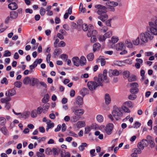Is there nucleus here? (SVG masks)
<instances>
[{
	"instance_id": "63",
	"label": "nucleus",
	"mask_w": 157,
	"mask_h": 157,
	"mask_svg": "<svg viewBox=\"0 0 157 157\" xmlns=\"http://www.w3.org/2000/svg\"><path fill=\"white\" fill-rule=\"evenodd\" d=\"M71 118L72 121L74 122H76L78 120L77 116L76 115L72 117Z\"/></svg>"
},
{
	"instance_id": "44",
	"label": "nucleus",
	"mask_w": 157,
	"mask_h": 157,
	"mask_svg": "<svg viewBox=\"0 0 157 157\" xmlns=\"http://www.w3.org/2000/svg\"><path fill=\"white\" fill-rule=\"evenodd\" d=\"M107 39L105 36L104 34L103 35H99L98 36V39L99 41L104 42Z\"/></svg>"
},
{
	"instance_id": "43",
	"label": "nucleus",
	"mask_w": 157,
	"mask_h": 157,
	"mask_svg": "<svg viewBox=\"0 0 157 157\" xmlns=\"http://www.w3.org/2000/svg\"><path fill=\"white\" fill-rule=\"evenodd\" d=\"M49 95L48 94H46L42 99V101L44 103H47L49 100Z\"/></svg>"
},
{
	"instance_id": "2",
	"label": "nucleus",
	"mask_w": 157,
	"mask_h": 157,
	"mask_svg": "<svg viewBox=\"0 0 157 157\" xmlns=\"http://www.w3.org/2000/svg\"><path fill=\"white\" fill-rule=\"evenodd\" d=\"M94 7L97 10V13L99 15L98 18L102 22L105 21L108 19V16L106 13L103 10H106L107 7L100 4L96 5Z\"/></svg>"
},
{
	"instance_id": "15",
	"label": "nucleus",
	"mask_w": 157,
	"mask_h": 157,
	"mask_svg": "<svg viewBox=\"0 0 157 157\" xmlns=\"http://www.w3.org/2000/svg\"><path fill=\"white\" fill-rule=\"evenodd\" d=\"M124 48H125L124 44L121 42L117 44L115 46L116 49L117 51H122Z\"/></svg>"
},
{
	"instance_id": "39",
	"label": "nucleus",
	"mask_w": 157,
	"mask_h": 157,
	"mask_svg": "<svg viewBox=\"0 0 157 157\" xmlns=\"http://www.w3.org/2000/svg\"><path fill=\"white\" fill-rule=\"evenodd\" d=\"M50 105L48 103H44L43 105V109L44 110V113H45V112L47 111V110L49 107Z\"/></svg>"
},
{
	"instance_id": "61",
	"label": "nucleus",
	"mask_w": 157,
	"mask_h": 157,
	"mask_svg": "<svg viewBox=\"0 0 157 157\" xmlns=\"http://www.w3.org/2000/svg\"><path fill=\"white\" fill-rule=\"evenodd\" d=\"M11 55L10 52L8 50L6 51L5 52V53L3 54L4 57H7L10 56Z\"/></svg>"
},
{
	"instance_id": "49",
	"label": "nucleus",
	"mask_w": 157,
	"mask_h": 157,
	"mask_svg": "<svg viewBox=\"0 0 157 157\" xmlns=\"http://www.w3.org/2000/svg\"><path fill=\"white\" fill-rule=\"evenodd\" d=\"M38 114L36 110L34 109L32 111L31 113V116L33 118L36 117L37 116Z\"/></svg>"
},
{
	"instance_id": "17",
	"label": "nucleus",
	"mask_w": 157,
	"mask_h": 157,
	"mask_svg": "<svg viewBox=\"0 0 157 157\" xmlns=\"http://www.w3.org/2000/svg\"><path fill=\"white\" fill-rule=\"evenodd\" d=\"M109 76L111 77L113 75L118 76L119 75V72L117 70H110L109 71Z\"/></svg>"
},
{
	"instance_id": "53",
	"label": "nucleus",
	"mask_w": 157,
	"mask_h": 157,
	"mask_svg": "<svg viewBox=\"0 0 157 157\" xmlns=\"http://www.w3.org/2000/svg\"><path fill=\"white\" fill-rule=\"evenodd\" d=\"M14 86L17 88H20L22 85V83L20 82L16 81L14 83Z\"/></svg>"
},
{
	"instance_id": "16",
	"label": "nucleus",
	"mask_w": 157,
	"mask_h": 157,
	"mask_svg": "<svg viewBox=\"0 0 157 157\" xmlns=\"http://www.w3.org/2000/svg\"><path fill=\"white\" fill-rule=\"evenodd\" d=\"M39 82V80L36 78H32L30 79V84L32 86H34L37 85Z\"/></svg>"
},
{
	"instance_id": "31",
	"label": "nucleus",
	"mask_w": 157,
	"mask_h": 157,
	"mask_svg": "<svg viewBox=\"0 0 157 157\" xmlns=\"http://www.w3.org/2000/svg\"><path fill=\"white\" fill-rule=\"evenodd\" d=\"M5 98H3L1 99V101L2 103H6L9 102L8 101L11 100V98L9 96H6Z\"/></svg>"
},
{
	"instance_id": "10",
	"label": "nucleus",
	"mask_w": 157,
	"mask_h": 157,
	"mask_svg": "<svg viewBox=\"0 0 157 157\" xmlns=\"http://www.w3.org/2000/svg\"><path fill=\"white\" fill-rule=\"evenodd\" d=\"M113 128V124L109 123L104 127V130L106 133L108 135L111 134Z\"/></svg>"
},
{
	"instance_id": "50",
	"label": "nucleus",
	"mask_w": 157,
	"mask_h": 157,
	"mask_svg": "<svg viewBox=\"0 0 157 157\" xmlns=\"http://www.w3.org/2000/svg\"><path fill=\"white\" fill-rule=\"evenodd\" d=\"M106 38L110 37L112 35V31H109L104 34Z\"/></svg>"
},
{
	"instance_id": "13",
	"label": "nucleus",
	"mask_w": 157,
	"mask_h": 157,
	"mask_svg": "<svg viewBox=\"0 0 157 157\" xmlns=\"http://www.w3.org/2000/svg\"><path fill=\"white\" fill-rule=\"evenodd\" d=\"M16 91L15 89H12L6 92L5 95L6 96H13L16 94Z\"/></svg>"
},
{
	"instance_id": "46",
	"label": "nucleus",
	"mask_w": 157,
	"mask_h": 157,
	"mask_svg": "<svg viewBox=\"0 0 157 157\" xmlns=\"http://www.w3.org/2000/svg\"><path fill=\"white\" fill-rule=\"evenodd\" d=\"M62 53V50L60 48L56 49L54 52V55L58 56Z\"/></svg>"
},
{
	"instance_id": "21",
	"label": "nucleus",
	"mask_w": 157,
	"mask_h": 157,
	"mask_svg": "<svg viewBox=\"0 0 157 157\" xmlns=\"http://www.w3.org/2000/svg\"><path fill=\"white\" fill-rule=\"evenodd\" d=\"M72 61L74 65L78 67L79 65L80 60L78 57H75L72 58Z\"/></svg>"
},
{
	"instance_id": "34",
	"label": "nucleus",
	"mask_w": 157,
	"mask_h": 157,
	"mask_svg": "<svg viewBox=\"0 0 157 157\" xmlns=\"http://www.w3.org/2000/svg\"><path fill=\"white\" fill-rule=\"evenodd\" d=\"M31 78L29 77H25L23 80V83L25 85H28L30 83Z\"/></svg>"
},
{
	"instance_id": "9",
	"label": "nucleus",
	"mask_w": 157,
	"mask_h": 157,
	"mask_svg": "<svg viewBox=\"0 0 157 157\" xmlns=\"http://www.w3.org/2000/svg\"><path fill=\"white\" fill-rule=\"evenodd\" d=\"M148 145V141L145 139L142 140L140 142L138 143L137 144V147L139 149L143 150L144 147H146Z\"/></svg>"
},
{
	"instance_id": "40",
	"label": "nucleus",
	"mask_w": 157,
	"mask_h": 157,
	"mask_svg": "<svg viewBox=\"0 0 157 157\" xmlns=\"http://www.w3.org/2000/svg\"><path fill=\"white\" fill-rule=\"evenodd\" d=\"M42 61L43 60L41 59H36V60L34 61L33 64L36 67L37 65V64H40Z\"/></svg>"
},
{
	"instance_id": "62",
	"label": "nucleus",
	"mask_w": 157,
	"mask_h": 157,
	"mask_svg": "<svg viewBox=\"0 0 157 157\" xmlns=\"http://www.w3.org/2000/svg\"><path fill=\"white\" fill-rule=\"evenodd\" d=\"M124 63V64L125 63L128 64H131L132 63V61L130 59H128L125 60L123 62Z\"/></svg>"
},
{
	"instance_id": "56",
	"label": "nucleus",
	"mask_w": 157,
	"mask_h": 157,
	"mask_svg": "<svg viewBox=\"0 0 157 157\" xmlns=\"http://www.w3.org/2000/svg\"><path fill=\"white\" fill-rule=\"evenodd\" d=\"M123 75L124 78H128L130 75V72L128 71H125L123 73Z\"/></svg>"
},
{
	"instance_id": "23",
	"label": "nucleus",
	"mask_w": 157,
	"mask_h": 157,
	"mask_svg": "<svg viewBox=\"0 0 157 157\" xmlns=\"http://www.w3.org/2000/svg\"><path fill=\"white\" fill-rule=\"evenodd\" d=\"M19 113V115H20V117L24 118H28L30 114V113L29 111H25L22 113Z\"/></svg>"
},
{
	"instance_id": "35",
	"label": "nucleus",
	"mask_w": 157,
	"mask_h": 157,
	"mask_svg": "<svg viewBox=\"0 0 157 157\" xmlns=\"http://www.w3.org/2000/svg\"><path fill=\"white\" fill-rule=\"evenodd\" d=\"M140 37L139 36L136 39L132 40L133 44L135 45H138L140 43Z\"/></svg>"
},
{
	"instance_id": "24",
	"label": "nucleus",
	"mask_w": 157,
	"mask_h": 157,
	"mask_svg": "<svg viewBox=\"0 0 157 157\" xmlns=\"http://www.w3.org/2000/svg\"><path fill=\"white\" fill-rule=\"evenodd\" d=\"M18 13L15 11H12L10 12V17L11 19H16L18 17Z\"/></svg>"
},
{
	"instance_id": "11",
	"label": "nucleus",
	"mask_w": 157,
	"mask_h": 157,
	"mask_svg": "<svg viewBox=\"0 0 157 157\" xmlns=\"http://www.w3.org/2000/svg\"><path fill=\"white\" fill-rule=\"evenodd\" d=\"M18 0H17V2L14 1L10 3L8 5V8L11 10H15L18 8Z\"/></svg>"
},
{
	"instance_id": "22",
	"label": "nucleus",
	"mask_w": 157,
	"mask_h": 157,
	"mask_svg": "<svg viewBox=\"0 0 157 157\" xmlns=\"http://www.w3.org/2000/svg\"><path fill=\"white\" fill-rule=\"evenodd\" d=\"M96 62L97 63H100L101 65L103 66L105 65L106 61L104 59L100 56L97 59Z\"/></svg>"
},
{
	"instance_id": "38",
	"label": "nucleus",
	"mask_w": 157,
	"mask_h": 157,
	"mask_svg": "<svg viewBox=\"0 0 157 157\" xmlns=\"http://www.w3.org/2000/svg\"><path fill=\"white\" fill-rule=\"evenodd\" d=\"M1 130L2 132L5 135L8 136L9 135L8 132L6 127H3L1 128Z\"/></svg>"
},
{
	"instance_id": "51",
	"label": "nucleus",
	"mask_w": 157,
	"mask_h": 157,
	"mask_svg": "<svg viewBox=\"0 0 157 157\" xmlns=\"http://www.w3.org/2000/svg\"><path fill=\"white\" fill-rule=\"evenodd\" d=\"M60 57L65 61H66L68 58V56L65 54H63L60 55Z\"/></svg>"
},
{
	"instance_id": "60",
	"label": "nucleus",
	"mask_w": 157,
	"mask_h": 157,
	"mask_svg": "<svg viewBox=\"0 0 157 157\" xmlns=\"http://www.w3.org/2000/svg\"><path fill=\"white\" fill-rule=\"evenodd\" d=\"M66 45V44L63 41H61L59 44H58V47H62L65 46Z\"/></svg>"
},
{
	"instance_id": "52",
	"label": "nucleus",
	"mask_w": 157,
	"mask_h": 157,
	"mask_svg": "<svg viewBox=\"0 0 157 157\" xmlns=\"http://www.w3.org/2000/svg\"><path fill=\"white\" fill-rule=\"evenodd\" d=\"M6 122V119L3 117H0V124L4 125Z\"/></svg>"
},
{
	"instance_id": "5",
	"label": "nucleus",
	"mask_w": 157,
	"mask_h": 157,
	"mask_svg": "<svg viewBox=\"0 0 157 157\" xmlns=\"http://www.w3.org/2000/svg\"><path fill=\"white\" fill-rule=\"evenodd\" d=\"M71 110L75 115L78 117L82 116L84 113V110L83 109L78 108L76 106L72 107L71 108Z\"/></svg>"
},
{
	"instance_id": "42",
	"label": "nucleus",
	"mask_w": 157,
	"mask_h": 157,
	"mask_svg": "<svg viewBox=\"0 0 157 157\" xmlns=\"http://www.w3.org/2000/svg\"><path fill=\"white\" fill-rule=\"evenodd\" d=\"M87 59L89 61H92L94 58V54L92 53L89 54L87 56Z\"/></svg>"
},
{
	"instance_id": "54",
	"label": "nucleus",
	"mask_w": 157,
	"mask_h": 157,
	"mask_svg": "<svg viewBox=\"0 0 157 157\" xmlns=\"http://www.w3.org/2000/svg\"><path fill=\"white\" fill-rule=\"evenodd\" d=\"M46 13L45 10L44 8L41 7L40 11V13L41 16H43Z\"/></svg>"
},
{
	"instance_id": "47",
	"label": "nucleus",
	"mask_w": 157,
	"mask_h": 157,
	"mask_svg": "<svg viewBox=\"0 0 157 157\" xmlns=\"http://www.w3.org/2000/svg\"><path fill=\"white\" fill-rule=\"evenodd\" d=\"M114 64L118 66H122L124 65V63L123 62L117 61L114 62Z\"/></svg>"
},
{
	"instance_id": "4",
	"label": "nucleus",
	"mask_w": 157,
	"mask_h": 157,
	"mask_svg": "<svg viewBox=\"0 0 157 157\" xmlns=\"http://www.w3.org/2000/svg\"><path fill=\"white\" fill-rule=\"evenodd\" d=\"M112 114L113 116L117 120L121 119L123 116V113L120 108H116L113 111Z\"/></svg>"
},
{
	"instance_id": "6",
	"label": "nucleus",
	"mask_w": 157,
	"mask_h": 157,
	"mask_svg": "<svg viewBox=\"0 0 157 157\" xmlns=\"http://www.w3.org/2000/svg\"><path fill=\"white\" fill-rule=\"evenodd\" d=\"M89 31L87 33V36L88 37H90L92 36H96L97 34V32L95 30H93V26L90 24L89 25Z\"/></svg>"
},
{
	"instance_id": "27",
	"label": "nucleus",
	"mask_w": 157,
	"mask_h": 157,
	"mask_svg": "<svg viewBox=\"0 0 157 157\" xmlns=\"http://www.w3.org/2000/svg\"><path fill=\"white\" fill-rule=\"evenodd\" d=\"M88 146L87 144L86 143H83L78 147V148L80 151H83L85 149V148L87 147Z\"/></svg>"
},
{
	"instance_id": "25",
	"label": "nucleus",
	"mask_w": 157,
	"mask_h": 157,
	"mask_svg": "<svg viewBox=\"0 0 157 157\" xmlns=\"http://www.w3.org/2000/svg\"><path fill=\"white\" fill-rule=\"evenodd\" d=\"M79 60L81 66H83L86 64V58L84 56H81Z\"/></svg>"
},
{
	"instance_id": "45",
	"label": "nucleus",
	"mask_w": 157,
	"mask_h": 157,
	"mask_svg": "<svg viewBox=\"0 0 157 157\" xmlns=\"http://www.w3.org/2000/svg\"><path fill=\"white\" fill-rule=\"evenodd\" d=\"M45 152L47 155H51L52 153V149L51 148L48 147L45 149Z\"/></svg>"
},
{
	"instance_id": "12",
	"label": "nucleus",
	"mask_w": 157,
	"mask_h": 157,
	"mask_svg": "<svg viewBox=\"0 0 157 157\" xmlns=\"http://www.w3.org/2000/svg\"><path fill=\"white\" fill-rule=\"evenodd\" d=\"M97 125L96 124H94L90 126L86 127L85 128V133L88 134L92 129H94L95 130H96L97 128Z\"/></svg>"
},
{
	"instance_id": "3",
	"label": "nucleus",
	"mask_w": 157,
	"mask_h": 157,
	"mask_svg": "<svg viewBox=\"0 0 157 157\" xmlns=\"http://www.w3.org/2000/svg\"><path fill=\"white\" fill-rule=\"evenodd\" d=\"M107 70L105 69L103 71V74H100L98 77H94V82L96 83L98 86H103V83L104 80H106L107 79Z\"/></svg>"
},
{
	"instance_id": "32",
	"label": "nucleus",
	"mask_w": 157,
	"mask_h": 157,
	"mask_svg": "<svg viewBox=\"0 0 157 157\" xmlns=\"http://www.w3.org/2000/svg\"><path fill=\"white\" fill-rule=\"evenodd\" d=\"M105 4H108L113 7H116L118 5V3L117 2L114 1H109L106 2Z\"/></svg>"
},
{
	"instance_id": "29",
	"label": "nucleus",
	"mask_w": 157,
	"mask_h": 157,
	"mask_svg": "<svg viewBox=\"0 0 157 157\" xmlns=\"http://www.w3.org/2000/svg\"><path fill=\"white\" fill-rule=\"evenodd\" d=\"M76 103L79 105H82L83 103V98L81 96H78L77 98Z\"/></svg>"
},
{
	"instance_id": "59",
	"label": "nucleus",
	"mask_w": 157,
	"mask_h": 157,
	"mask_svg": "<svg viewBox=\"0 0 157 157\" xmlns=\"http://www.w3.org/2000/svg\"><path fill=\"white\" fill-rule=\"evenodd\" d=\"M141 124L140 122L136 121L134 124V128H138L141 126Z\"/></svg>"
},
{
	"instance_id": "36",
	"label": "nucleus",
	"mask_w": 157,
	"mask_h": 157,
	"mask_svg": "<svg viewBox=\"0 0 157 157\" xmlns=\"http://www.w3.org/2000/svg\"><path fill=\"white\" fill-rule=\"evenodd\" d=\"M96 119L97 121L99 123H101L103 122L104 118L103 116L100 114L96 116Z\"/></svg>"
},
{
	"instance_id": "7",
	"label": "nucleus",
	"mask_w": 157,
	"mask_h": 157,
	"mask_svg": "<svg viewBox=\"0 0 157 157\" xmlns=\"http://www.w3.org/2000/svg\"><path fill=\"white\" fill-rule=\"evenodd\" d=\"M130 86L132 87L130 90V92L132 94L137 93L139 91V87L138 83L136 82H133L130 84Z\"/></svg>"
},
{
	"instance_id": "1",
	"label": "nucleus",
	"mask_w": 157,
	"mask_h": 157,
	"mask_svg": "<svg viewBox=\"0 0 157 157\" xmlns=\"http://www.w3.org/2000/svg\"><path fill=\"white\" fill-rule=\"evenodd\" d=\"M153 35H157V27L152 21H149L146 27V31L141 33L139 35L141 44L147 43L149 40L154 38Z\"/></svg>"
},
{
	"instance_id": "14",
	"label": "nucleus",
	"mask_w": 157,
	"mask_h": 157,
	"mask_svg": "<svg viewBox=\"0 0 157 157\" xmlns=\"http://www.w3.org/2000/svg\"><path fill=\"white\" fill-rule=\"evenodd\" d=\"M140 149L138 148H135L132 150L133 153H132L131 156L133 157H137L138 154H140L141 152Z\"/></svg>"
},
{
	"instance_id": "20",
	"label": "nucleus",
	"mask_w": 157,
	"mask_h": 157,
	"mask_svg": "<svg viewBox=\"0 0 157 157\" xmlns=\"http://www.w3.org/2000/svg\"><path fill=\"white\" fill-rule=\"evenodd\" d=\"M124 43L126 46L128 48H132L133 45L131 40L129 39H126L124 41Z\"/></svg>"
},
{
	"instance_id": "55",
	"label": "nucleus",
	"mask_w": 157,
	"mask_h": 157,
	"mask_svg": "<svg viewBox=\"0 0 157 157\" xmlns=\"http://www.w3.org/2000/svg\"><path fill=\"white\" fill-rule=\"evenodd\" d=\"M89 25L88 26L87 24H83L82 26L83 30L84 31H89Z\"/></svg>"
},
{
	"instance_id": "19",
	"label": "nucleus",
	"mask_w": 157,
	"mask_h": 157,
	"mask_svg": "<svg viewBox=\"0 0 157 157\" xmlns=\"http://www.w3.org/2000/svg\"><path fill=\"white\" fill-rule=\"evenodd\" d=\"M85 125V122L84 121H79L76 123V124L77 128H78L84 127Z\"/></svg>"
},
{
	"instance_id": "18",
	"label": "nucleus",
	"mask_w": 157,
	"mask_h": 157,
	"mask_svg": "<svg viewBox=\"0 0 157 157\" xmlns=\"http://www.w3.org/2000/svg\"><path fill=\"white\" fill-rule=\"evenodd\" d=\"M93 51L95 52L99 51L101 48V45L98 43H96L93 45Z\"/></svg>"
},
{
	"instance_id": "48",
	"label": "nucleus",
	"mask_w": 157,
	"mask_h": 157,
	"mask_svg": "<svg viewBox=\"0 0 157 157\" xmlns=\"http://www.w3.org/2000/svg\"><path fill=\"white\" fill-rule=\"evenodd\" d=\"M137 97L136 95L134 94H130L128 96V98L131 100H135Z\"/></svg>"
},
{
	"instance_id": "30",
	"label": "nucleus",
	"mask_w": 157,
	"mask_h": 157,
	"mask_svg": "<svg viewBox=\"0 0 157 157\" xmlns=\"http://www.w3.org/2000/svg\"><path fill=\"white\" fill-rule=\"evenodd\" d=\"M124 105L129 108H132L133 106V104L132 102L131 101H127L124 103L123 104Z\"/></svg>"
},
{
	"instance_id": "57",
	"label": "nucleus",
	"mask_w": 157,
	"mask_h": 157,
	"mask_svg": "<svg viewBox=\"0 0 157 157\" xmlns=\"http://www.w3.org/2000/svg\"><path fill=\"white\" fill-rule=\"evenodd\" d=\"M68 135L75 137H77L78 136L77 134H75L74 132L72 131H70L69 132Z\"/></svg>"
},
{
	"instance_id": "8",
	"label": "nucleus",
	"mask_w": 157,
	"mask_h": 157,
	"mask_svg": "<svg viewBox=\"0 0 157 157\" xmlns=\"http://www.w3.org/2000/svg\"><path fill=\"white\" fill-rule=\"evenodd\" d=\"M87 86L89 90L93 91L98 87L96 83L93 81H89L87 83Z\"/></svg>"
},
{
	"instance_id": "58",
	"label": "nucleus",
	"mask_w": 157,
	"mask_h": 157,
	"mask_svg": "<svg viewBox=\"0 0 157 157\" xmlns=\"http://www.w3.org/2000/svg\"><path fill=\"white\" fill-rule=\"evenodd\" d=\"M105 5L107 6L108 8L109 9L110 11L112 12H114L115 11V9L114 7L108 4H105Z\"/></svg>"
},
{
	"instance_id": "64",
	"label": "nucleus",
	"mask_w": 157,
	"mask_h": 157,
	"mask_svg": "<svg viewBox=\"0 0 157 157\" xmlns=\"http://www.w3.org/2000/svg\"><path fill=\"white\" fill-rule=\"evenodd\" d=\"M43 110V108L41 107L40 106L37 108V109L36 110L38 114H40L42 112V110Z\"/></svg>"
},
{
	"instance_id": "41",
	"label": "nucleus",
	"mask_w": 157,
	"mask_h": 157,
	"mask_svg": "<svg viewBox=\"0 0 157 157\" xmlns=\"http://www.w3.org/2000/svg\"><path fill=\"white\" fill-rule=\"evenodd\" d=\"M42 61L43 60L41 59H36V60L34 61L33 64L36 67L37 65V64H40Z\"/></svg>"
},
{
	"instance_id": "37",
	"label": "nucleus",
	"mask_w": 157,
	"mask_h": 157,
	"mask_svg": "<svg viewBox=\"0 0 157 157\" xmlns=\"http://www.w3.org/2000/svg\"><path fill=\"white\" fill-rule=\"evenodd\" d=\"M121 109L125 113H129L131 112L129 108L123 104L121 106Z\"/></svg>"
},
{
	"instance_id": "33",
	"label": "nucleus",
	"mask_w": 157,
	"mask_h": 157,
	"mask_svg": "<svg viewBox=\"0 0 157 157\" xmlns=\"http://www.w3.org/2000/svg\"><path fill=\"white\" fill-rule=\"evenodd\" d=\"M119 39L118 37L115 36H113L111 39V42L115 44L117 43L119 40Z\"/></svg>"
},
{
	"instance_id": "26",
	"label": "nucleus",
	"mask_w": 157,
	"mask_h": 157,
	"mask_svg": "<svg viewBox=\"0 0 157 157\" xmlns=\"http://www.w3.org/2000/svg\"><path fill=\"white\" fill-rule=\"evenodd\" d=\"M105 99L106 104L109 105L110 103L111 99L110 96L108 94H105Z\"/></svg>"
},
{
	"instance_id": "28",
	"label": "nucleus",
	"mask_w": 157,
	"mask_h": 157,
	"mask_svg": "<svg viewBox=\"0 0 157 157\" xmlns=\"http://www.w3.org/2000/svg\"><path fill=\"white\" fill-rule=\"evenodd\" d=\"M80 94L83 97L89 93V90L86 88H84L80 91Z\"/></svg>"
}]
</instances>
